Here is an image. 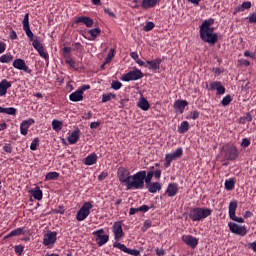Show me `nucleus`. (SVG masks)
Returning <instances> with one entry per match:
<instances>
[{"label": "nucleus", "mask_w": 256, "mask_h": 256, "mask_svg": "<svg viewBox=\"0 0 256 256\" xmlns=\"http://www.w3.org/2000/svg\"><path fill=\"white\" fill-rule=\"evenodd\" d=\"M117 177L120 183L126 187V191L137 190L143 183V173L136 172L131 175V172L125 167L118 168Z\"/></svg>", "instance_id": "nucleus-1"}, {"label": "nucleus", "mask_w": 256, "mask_h": 256, "mask_svg": "<svg viewBox=\"0 0 256 256\" xmlns=\"http://www.w3.org/2000/svg\"><path fill=\"white\" fill-rule=\"evenodd\" d=\"M214 24V19H206L199 26V36L204 43L210 45H215L218 41V34L214 32V27H211Z\"/></svg>", "instance_id": "nucleus-2"}, {"label": "nucleus", "mask_w": 256, "mask_h": 256, "mask_svg": "<svg viewBox=\"0 0 256 256\" xmlns=\"http://www.w3.org/2000/svg\"><path fill=\"white\" fill-rule=\"evenodd\" d=\"M137 173H142V183H140V187L136 188V190L145 189V185L151 183L153 177H155L156 179H159V177H161V170H157L153 166L150 168L148 172L142 170Z\"/></svg>", "instance_id": "nucleus-3"}, {"label": "nucleus", "mask_w": 256, "mask_h": 256, "mask_svg": "<svg viewBox=\"0 0 256 256\" xmlns=\"http://www.w3.org/2000/svg\"><path fill=\"white\" fill-rule=\"evenodd\" d=\"M212 214L211 208H191L189 218L194 222L202 221Z\"/></svg>", "instance_id": "nucleus-4"}, {"label": "nucleus", "mask_w": 256, "mask_h": 256, "mask_svg": "<svg viewBox=\"0 0 256 256\" xmlns=\"http://www.w3.org/2000/svg\"><path fill=\"white\" fill-rule=\"evenodd\" d=\"M93 237H95V243L98 247H103V245H107L109 243V234L105 233V229L100 228L92 232Z\"/></svg>", "instance_id": "nucleus-5"}, {"label": "nucleus", "mask_w": 256, "mask_h": 256, "mask_svg": "<svg viewBox=\"0 0 256 256\" xmlns=\"http://www.w3.org/2000/svg\"><path fill=\"white\" fill-rule=\"evenodd\" d=\"M91 209H93V204L85 202L76 214L77 221H85L88 215H91Z\"/></svg>", "instance_id": "nucleus-6"}, {"label": "nucleus", "mask_w": 256, "mask_h": 256, "mask_svg": "<svg viewBox=\"0 0 256 256\" xmlns=\"http://www.w3.org/2000/svg\"><path fill=\"white\" fill-rule=\"evenodd\" d=\"M183 156V148L179 147L174 152L166 154L164 167L169 168L171 166V162L175 161L176 159H179Z\"/></svg>", "instance_id": "nucleus-7"}, {"label": "nucleus", "mask_w": 256, "mask_h": 256, "mask_svg": "<svg viewBox=\"0 0 256 256\" xmlns=\"http://www.w3.org/2000/svg\"><path fill=\"white\" fill-rule=\"evenodd\" d=\"M139 79H143V72L139 69H135L132 71H129L125 75L122 76V81H139Z\"/></svg>", "instance_id": "nucleus-8"}, {"label": "nucleus", "mask_w": 256, "mask_h": 256, "mask_svg": "<svg viewBox=\"0 0 256 256\" xmlns=\"http://www.w3.org/2000/svg\"><path fill=\"white\" fill-rule=\"evenodd\" d=\"M12 66L14 67V69H18V71H24V73H27L28 75H31V73H33V70H31L29 66H27V64L25 63V60L21 58H16L13 61Z\"/></svg>", "instance_id": "nucleus-9"}, {"label": "nucleus", "mask_w": 256, "mask_h": 256, "mask_svg": "<svg viewBox=\"0 0 256 256\" xmlns=\"http://www.w3.org/2000/svg\"><path fill=\"white\" fill-rule=\"evenodd\" d=\"M238 156V149L234 145H231L224 150V159L227 161H235Z\"/></svg>", "instance_id": "nucleus-10"}, {"label": "nucleus", "mask_w": 256, "mask_h": 256, "mask_svg": "<svg viewBox=\"0 0 256 256\" xmlns=\"http://www.w3.org/2000/svg\"><path fill=\"white\" fill-rule=\"evenodd\" d=\"M112 232L114 234V239L116 243H119L123 237H125V233L123 232V226L121 222H115L112 226Z\"/></svg>", "instance_id": "nucleus-11"}, {"label": "nucleus", "mask_w": 256, "mask_h": 256, "mask_svg": "<svg viewBox=\"0 0 256 256\" xmlns=\"http://www.w3.org/2000/svg\"><path fill=\"white\" fill-rule=\"evenodd\" d=\"M22 25H23V30L26 33V36L28 37L29 41H35V35L33 34V31H31V28L29 26V13H26L24 15V19L22 21Z\"/></svg>", "instance_id": "nucleus-12"}, {"label": "nucleus", "mask_w": 256, "mask_h": 256, "mask_svg": "<svg viewBox=\"0 0 256 256\" xmlns=\"http://www.w3.org/2000/svg\"><path fill=\"white\" fill-rule=\"evenodd\" d=\"M237 200H233L229 204V217L231 220L238 222V223H244V218H238V216H235L236 209H237Z\"/></svg>", "instance_id": "nucleus-13"}, {"label": "nucleus", "mask_w": 256, "mask_h": 256, "mask_svg": "<svg viewBox=\"0 0 256 256\" xmlns=\"http://www.w3.org/2000/svg\"><path fill=\"white\" fill-rule=\"evenodd\" d=\"M230 231L235 234L244 237L247 234L245 226H239L235 222H229L228 224Z\"/></svg>", "instance_id": "nucleus-14"}, {"label": "nucleus", "mask_w": 256, "mask_h": 256, "mask_svg": "<svg viewBox=\"0 0 256 256\" xmlns=\"http://www.w3.org/2000/svg\"><path fill=\"white\" fill-rule=\"evenodd\" d=\"M32 46L34 47V49H36L42 59H45V61H49V53L45 51L43 44H41L39 40H34Z\"/></svg>", "instance_id": "nucleus-15"}, {"label": "nucleus", "mask_w": 256, "mask_h": 256, "mask_svg": "<svg viewBox=\"0 0 256 256\" xmlns=\"http://www.w3.org/2000/svg\"><path fill=\"white\" fill-rule=\"evenodd\" d=\"M113 247L115 249H120V251H123V253H127L128 255H133V256H139L140 252L137 249H129L125 244L119 243V242H114Z\"/></svg>", "instance_id": "nucleus-16"}, {"label": "nucleus", "mask_w": 256, "mask_h": 256, "mask_svg": "<svg viewBox=\"0 0 256 256\" xmlns=\"http://www.w3.org/2000/svg\"><path fill=\"white\" fill-rule=\"evenodd\" d=\"M54 243H57V232L53 231L46 233L43 238V245L45 247H49Z\"/></svg>", "instance_id": "nucleus-17"}, {"label": "nucleus", "mask_w": 256, "mask_h": 256, "mask_svg": "<svg viewBox=\"0 0 256 256\" xmlns=\"http://www.w3.org/2000/svg\"><path fill=\"white\" fill-rule=\"evenodd\" d=\"M189 106V101L183 100V99H178L174 102V110L178 114H183L185 112V108Z\"/></svg>", "instance_id": "nucleus-18"}, {"label": "nucleus", "mask_w": 256, "mask_h": 256, "mask_svg": "<svg viewBox=\"0 0 256 256\" xmlns=\"http://www.w3.org/2000/svg\"><path fill=\"white\" fill-rule=\"evenodd\" d=\"M35 123V120L33 118H29L28 120H24L20 124V133L21 135L26 136L29 132V127Z\"/></svg>", "instance_id": "nucleus-19"}, {"label": "nucleus", "mask_w": 256, "mask_h": 256, "mask_svg": "<svg viewBox=\"0 0 256 256\" xmlns=\"http://www.w3.org/2000/svg\"><path fill=\"white\" fill-rule=\"evenodd\" d=\"M210 90L217 91V95H224L225 94V87L221 84V81H214L209 84Z\"/></svg>", "instance_id": "nucleus-20"}, {"label": "nucleus", "mask_w": 256, "mask_h": 256, "mask_svg": "<svg viewBox=\"0 0 256 256\" xmlns=\"http://www.w3.org/2000/svg\"><path fill=\"white\" fill-rule=\"evenodd\" d=\"M28 231L24 227L16 228L12 230L4 239H11V237H19L20 235H27Z\"/></svg>", "instance_id": "nucleus-21"}, {"label": "nucleus", "mask_w": 256, "mask_h": 256, "mask_svg": "<svg viewBox=\"0 0 256 256\" xmlns=\"http://www.w3.org/2000/svg\"><path fill=\"white\" fill-rule=\"evenodd\" d=\"M182 241L185 242L186 245L190 246L192 249H195L198 245V239L191 235L182 236Z\"/></svg>", "instance_id": "nucleus-22"}, {"label": "nucleus", "mask_w": 256, "mask_h": 256, "mask_svg": "<svg viewBox=\"0 0 256 256\" xmlns=\"http://www.w3.org/2000/svg\"><path fill=\"white\" fill-rule=\"evenodd\" d=\"M75 23H81L82 25H85L88 28H91L94 25L93 20L91 19V17L88 16H79L78 18H76Z\"/></svg>", "instance_id": "nucleus-23"}, {"label": "nucleus", "mask_w": 256, "mask_h": 256, "mask_svg": "<svg viewBox=\"0 0 256 256\" xmlns=\"http://www.w3.org/2000/svg\"><path fill=\"white\" fill-rule=\"evenodd\" d=\"M8 89H11V82H9L7 79H3L0 82V97H5Z\"/></svg>", "instance_id": "nucleus-24"}, {"label": "nucleus", "mask_w": 256, "mask_h": 256, "mask_svg": "<svg viewBox=\"0 0 256 256\" xmlns=\"http://www.w3.org/2000/svg\"><path fill=\"white\" fill-rule=\"evenodd\" d=\"M144 187L148 189L149 193H157L161 189V184L159 182H150L148 184H144Z\"/></svg>", "instance_id": "nucleus-25"}, {"label": "nucleus", "mask_w": 256, "mask_h": 256, "mask_svg": "<svg viewBox=\"0 0 256 256\" xmlns=\"http://www.w3.org/2000/svg\"><path fill=\"white\" fill-rule=\"evenodd\" d=\"M70 101L73 103H78L79 101H83V94L80 90H76L75 92L69 95Z\"/></svg>", "instance_id": "nucleus-26"}, {"label": "nucleus", "mask_w": 256, "mask_h": 256, "mask_svg": "<svg viewBox=\"0 0 256 256\" xmlns=\"http://www.w3.org/2000/svg\"><path fill=\"white\" fill-rule=\"evenodd\" d=\"M30 194L36 201H41L43 199V191L39 186H36L34 189L30 190Z\"/></svg>", "instance_id": "nucleus-27"}, {"label": "nucleus", "mask_w": 256, "mask_h": 256, "mask_svg": "<svg viewBox=\"0 0 256 256\" xmlns=\"http://www.w3.org/2000/svg\"><path fill=\"white\" fill-rule=\"evenodd\" d=\"M159 65H161V60L156 59L152 61H147L145 67L151 69V71H158Z\"/></svg>", "instance_id": "nucleus-28"}, {"label": "nucleus", "mask_w": 256, "mask_h": 256, "mask_svg": "<svg viewBox=\"0 0 256 256\" xmlns=\"http://www.w3.org/2000/svg\"><path fill=\"white\" fill-rule=\"evenodd\" d=\"M79 133H80V130L76 129L71 133V135L68 136V143L70 145H75V143L79 141Z\"/></svg>", "instance_id": "nucleus-29"}, {"label": "nucleus", "mask_w": 256, "mask_h": 256, "mask_svg": "<svg viewBox=\"0 0 256 256\" xmlns=\"http://www.w3.org/2000/svg\"><path fill=\"white\" fill-rule=\"evenodd\" d=\"M159 0H142V9H153Z\"/></svg>", "instance_id": "nucleus-30"}, {"label": "nucleus", "mask_w": 256, "mask_h": 256, "mask_svg": "<svg viewBox=\"0 0 256 256\" xmlns=\"http://www.w3.org/2000/svg\"><path fill=\"white\" fill-rule=\"evenodd\" d=\"M0 113H3L4 115H12L13 117L17 116V110L15 107L4 108L0 106Z\"/></svg>", "instance_id": "nucleus-31"}, {"label": "nucleus", "mask_w": 256, "mask_h": 256, "mask_svg": "<svg viewBox=\"0 0 256 256\" xmlns=\"http://www.w3.org/2000/svg\"><path fill=\"white\" fill-rule=\"evenodd\" d=\"M177 192H179V188H177V184H170L167 187L166 194L168 195V197H174L175 195H177Z\"/></svg>", "instance_id": "nucleus-32"}, {"label": "nucleus", "mask_w": 256, "mask_h": 256, "mask_svg": "<svg viewBox=\"0 0 256 256\" xmlns=\"http://www.w3.org/2000/svg\"><path fill=\"white\" fill-rule=\"evenodd\" d=\"M137 105L139 109H142V111H149V107H151L149 101H147V99H145L144 97H141Z\"/></svg>", "instance_id": "nucleus-33"}, {"label": "nucleus", "mask_w": 256, "mask_h": 256, "mask_svg": "<svg viewBox=\"0 0 256 256\" xmlns=\"http://www.w3.org/2000/svg\"><path fill=\"white\" fill-rule=\"evenodd\" d=\"M95 163H97V154L95 153L88 155L84 160V164L88 166L95 165Z\"/></svg>", "instance_id": "nucleus-34"}, {"label": "nucleus", "mask_w": 256, "mask_h": 256, "mask_svg": "<svg viewBox=\"0 0 256 256\" xmlns=\"http://www.w3.org/2000/svg\"><path fill=\"white\" fill-rule=\"evenodd\" d=\"M189 131V121H182L178 126V132L180 134H185Z\"/></svg>", "instance_id": "nucleus-35"}, {"label": "nucleus", "mask_w": 256, "mask_h": 256, "mask_svg": "<svg viewBox=\"0 0 256 256\" xmlns=\"http://www.w3.org/2000/svg\"><path fill=\"white\" fill-rule=\"evenodd\" d=\"M252 4L250 1H244L240 6L236 8L237 12H244L245 10H249Z\"/></svg>", "instance_id": "nucleus-36"}, {"label": "nucleus", "mask_w": 256, "mask_h": 256, "mask_svg": "<svg viewBox=\"0 0 256 256\" xmlns=\"http://www.w3.org/2000/svg\"><path fill=\"white\" fill-rule=\"evenodd\" d=\"M62 55L65 59V62H67L69 59H72V54H71V47H64L62 48Z\"/></svg>", "instance_id": "nucleus-37"}, {"label": "nucleus", "mask_w": 256, "mask_h": 256, "mask_svg": "<svg viewBox=\"0 0 256 256\" xmlns=\"http://www.w3.org/2000/svg\"><path fill=\"white\" fill-rule=\"evenodd\" d=\"M59 179V172H48L45 175V181H55Z\"/></svg>", "instance_id": "nucleus-38"}, {"label": "nucleus", "mask_w": 256, "mask_h": 256, "mask_svg": "<svg viewBox=\"0 0 256 256\" xmlns=\"http://www.w3.org/2000/svg\"><path fill=\"white\" fill-rule=\"evenodd\" d=\"M13 61V55L11 53L4 54L0 57V63H11Z\"/></svg>", "instance_id": "nucleus-39"}, {"label": "nucleus", "mask_w": 256, "mask_h": 256, "mask_svg": "<svg viewBox=\"0 0 256 256\" xmlns=\"http://www.w3.org/2000/svg\"><path fill=\"white\" fill-rule=\"evenodd\" d=\"M52 129L54 131H61L63 129V122L59 120H53L52 121Z\"/></svg>", "instance_id": "nucleus-40"}, {"label": "nucleus", "mask_w": 256, "mask_h": 256, "mask_svg": "<svg viewBox=\"0 0 256 256\" xmlns=\"http://www.w3.org/2000/svg\"><path fill=\"white\" fill-rule=\"evenodd\" d=\"M235 187V180L233 178H229V180H225V189L227 191L233 190Z\"/></svg>", "instance_id": "nucleus-41"}, {"label": "nucleus", "mask_w": 256, "mask_h": 256, "mask_svg": "<svg viewBox=\"0 0 256 256\" xmlns=\"http://www.w3.org/2000/svg\"><path fill=\"white\" fill-rule=\"evenodd\" d=\"M117 95L113 93L103 94L102 95V103H107V101H111V99H115Z\"/></svg>", "instance_id": "nucleus-42"}, {"label": "nucleus", "mask_w": 256, "mask_h": 256, "mask_svg": "<svg viewBox=\"0 0 256 256\" xmlns=\"http://www.w3.org/2000/svg\"><path fill=\"white\" fill-rule=\"evenodd\" d=\"M88 33L89 35H91V37L96 39V37H99V35H101V28L90 29Z\"/></svg>", "instance_id": "nucleus-43"}, {"label": "nucleus", "mask_w": 256, "mask_h": 256, "mask_svg": "<svg viewBox=\"0 0 256 256\" xmlns=\"http://www.w3.org/2000/svg\"><path fill=\"white\" fill-rule=\"evenodd\" d=\"M25 251V246L24 245H16L14 246V252L18 255L21 256L23 255V252Z\"/></svg>", "instance_id": "nucleus-44"}, {"label": "nucleus", "mask_w": 256, "mask_h": 256, "mask_svg": "<svg viewBox=\"0 0 256 256\" xmlns=\"http://www.w3.org/2000/svg\"><path fill=\"white\" fill-rule=\"evenodd\" d=\"M113 57H115V49H110V51L105 59L104 65H107V63H111V60L113 59Z\"/></svg>", "instance_id": "nucleus-45"}, {"label": "nucleus", "mask_w": 256, "mask_h": 256, "mask_svg": "<svg viewBox=\"0 0 256 256\" xmlns=\"http://www.w3.org/2000/svg\"><path fill=\"white\" fill-rule=\"evenodd\" d=\"M231 101H232V98H231V96L228 94V95H226L225 97H223V99H222V101H221V104H222V106L227 107V106L231 103Z\"/></svg>", "instance_id": "nucleus-46"}, {"label": "nucleus", "mask_w": 256, "mask_h": 256, "mask_svg": "<svg viewBox=\"0 0 256 256\" xmlns=\"http://www.w3.org/2000/svg\"><path fill=\"white\" fill-rule=\"evenodd\" d=\"M39 145V138H34L30 144L31 151H37V146Z\"/></svg>", "instance_id": "nucleus-47"}, {"label": "nucleus", "mask_w": 256, "mask_h": 256, "mask_svg": "<svg viewBox=\"0 0 256 256\" xmlns=\"http://www.w3.org/2000/svg\"><path fill=\"white\" fill-rule=\"evenodd\" d=\"M123 87V84L119 81H112L111 88L114 89V91H119Z\"/></svg>", "instance_id": "nucleus-48"}, {"label": "nucleus", "mask_w": 256, "mask_h": 256, "mask_svg": "<svg viewBox=\"0 0 256 256\" xmlns=\"http://www.w3.org/2000/svg\"><path fill=\"white\" fill-rule=\"evenodd\" d=\"M66 64L69 65V67H71L72 69H75L77 71V62L73 60V58L66 60Z\"/></svg>", "instance_id": "nucleus-49"}, {"label": "nucleus", "mask_w": 256, "mask_h": 256, "mask_svg": "<svg viewBox=\"0 0 256 256\" xmlns=\"http://www.w3.org/2000/svg\"><path fill=\"white\" fill-rule=\"evenodd\" d=\"M199 116H200V113H199V111H197V110H193V111H191V113L189 114V119H192V120H197L198 118H199Z\"/></svg>", "instance_id": "nucleus-50"}, {"label": "nucleus", "mask_w": 256, "mask_h": 256, "mask_svg": "<svg viewBox=\"0 0 256 256\" xmlns=\"http://www.w3.org/2000/svg\"><path fill=\"white\" fill-rule=\"evenodd\" d=\"M3 151H5V153H13V146L11 143L4 144Z\"/></svg>", "instance_id": "nucleus-51"}, {"label": "nucleus", "mask_w": 256, "mask_h": 256, "mask_svg": "<svg viewBox=\"0 0 256 256\" xmlns=\"http://www.w3.org/2000/svg\"><path fill=\"white\" fill-rule=\"evenodd\" d=\"M248 21L251 24H256V11L250 14V16L248 17Z\"/></svg>", "instance_id": "nucleus-52"}, {"label": "nucleus", "mask_w": 256, "mask_h": 256, "mask_svg": "<svg viewBox=\"0 0 256 256\" xmlns=\"http://www.w3.org/2000/svg\"><path fill=\"white\" fill-rule=\"evenodd\" d=\"M73 47H74V48H73L74 51H83V49H84L83 45H81L80 42L74 43V44H73Z\"/></svg>", "instance_id": "nucleus-53"}, {"label": "nucleus", "mask_w": 256, "mask_h": 256, "mask_svg": "<svg viewBox=\"0 0 256 256\" xmlns=\"http://www.w3.org/2000/svg\"><path fill=\"white\" fill-rule=\"evenodd\" d=\"M250 143H251V142H250V139L247 138V137H245V138L242 139L241 146H242L243 148H247V147H249Z\"/></svg>", "instance_id": "nucleus-54"}, {"label": "nucleus", "mask_w": 256, "mask_h": 256, "mask_svg": "<svg viewBox=\"0 0 256 256\" xmlns=\"http://www.w3.org/2000/svg\"><path fill=\"white\" fill-rule=\"evenodd\" d=\"M153 27H155V24L153 22H148L145 26H144V31L149 32L153 29Z\"/></svg>", "instance_id": "nucleus-55"}, {"label": "nucleus", "mask_w": 256, "mask_h": 256, "mask_svg": "<svg viewBox=\"0 0 256 256\" xmlns=\"http://www.w3.org/2000/svg\"><path fill=\"white\" fill-rule=\"evenodd\" d=\"M244 57L251 58V59H255V53H252V52L246 50V51L244 52Z\"/></svg>", "instance_id": "nucleus-56"}, {"label": "nucleus", "mask_w": 256, "mask_h": 256, "mask_svg": "<svg viewBox=\"0 0 256 256\" xmlns=\"http://www.w3.org/2000/svg\"><path fill=\"white\" fill-rule=\"evenodd\" d=\"M91 89V86L90 85H82L81 87L78 88V90L81 91L82 95L83 93H85V91Z\"/></svg>", "instance_id": "nucleus-57"}, {"label": "nucleus", "mask_w": 256, "mask_h": 256, "mask_svg": "<svg viewBox=\"0 0 256 256\" xmlns=\"http://www.w3.org/2000/svg\"><path fill=\"white\" fill-rule=\"evenodd\" d=\"M6 49H7V44H5V42H0V55L2 53H5Z\"/></svg>", "instance_id": "nucleus-58"}, {"label": "nucleus", "mask_w": 256, "mask_h": 256, "mask_svg": "<svg viewBox=\"0 0 256 256\" xmlns=\"http://www.w3.org/2000/svg\"><path fill=\"white\" fill-rule=\"evenodd\" d=\"M105 179H107V173H106V172H102V173L98 176V181H105Z\"/></svg>", "instance_id": "nucleus-59"}, {"label": "nucleus", "mask_w": 256, "mask_h": 256, "mask_svg": "<svg viewBox=\"0 0 256 256\" xmlns=\"http://www.w3.org/2000/svg\"><path fill=\"white\" fill-rule=\"evenodd\" d=\"M101 125V122H92L90 124V129H98V127Z\"/></svg>", "instance_id": "nucleus-60"}, {"label": "nucleus", "mask_w": 256, "mask_h": 256, "mask_svg": "<svg viewBox=\"0 0 256 256\" xmlns=\"http://www.w3.org/2000/svg\"><path fill=\"white\" fill-rule=\"evenodd\" d=\"M139 211L142 213H147V211H149V206L147 205H142L139 207Z\"/></svg>", "instance_id": "nucleus-61"}, {"label": "nucleus", "mask_w": 256, "mask_h": 256, "mask_svg": "<svg viewBox=\"0 0 256 256\" xmlns=\"http://www.w3.org/2000/svg\"><path fill=\"white\" fill-rule=\"evenodd\" d=\"M10 39H12V41H15L16 39H18L17 32H15V30H12L10 32Z\"/></svg>", "instance_id": "nucleus-62"}, {"label": "nucleus", "mask_w": 256, "mask_h": 256, "mask_svg": "<svg viewBox=\"0 0 256 256\" xmlns=\"http://www.w3.org/2000/svg\"><path fill=\"white\" fill-rule=\"evenodd\" d=\"M139 208H130L129 215H135V213H139Z\"/></svg>", "instance_id": "nucleus-63"}, {"label": "nucleus", "mask_w": 256, "mask_h": 256, "mask_svg": "<svg viewBox=\"0 0 256 256\" xmlns=\"http://www.w3.org/2000/svg\"><path fill=\"white\" fill-rule=\"evenodd\" d=\"M250 248L256 253V241L249 244Z\"/></svg>", "instance_id": "nucleus-64"}]
</instances>
